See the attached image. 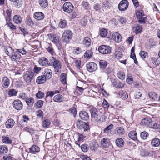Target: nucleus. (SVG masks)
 Returning <instances> with one entry per match:
<instances>
[{
    "mask_svg": "<svg viewBox=\"0 0 160 160\" xmlns=\"http://www.w3.org/2000/svg\"><path fill=\"white\" fill-rule=\"evenodd\" d=\"M39 63V65L42 66H46L47 65H48V59L45 57H42L40 58L38 61Z\"/></svg>",
    "mask_w": 160,
    "mask_h": 160,
    "instance_id": "19",
    "label": "nucleus"
},
{
    "mask_svg": "<svg viewBox=\"0 0 160 160\" xmlns=\"http://www.w3.org/2000/svg\"><path fill=\"white\" fill-rule=\"evenodd\" d=\"M90 149L92 150H95L98 149L99 145L96 142H94L90 143Z\"/></svg>",
    "mask_w": 160,
    "mask_h": 160,
    "instance_id": "48",
    "label": "nucleus"
},
{
    "mask_svg": "<svg viewBox=\"0 0 160 160\" xmlns=\"http://www.w3.org/2000/svg\"><path fill=\"white\" fill-rule=\"evenodd\" d=\"M7 17L8 18V21H10L11 20L12 10L11 9H7L6 11Z\"/></svg>",
    "mask_w": 160,
    "mask_h": 160,
    "instance_id": "61",
    "label": "nucleus"
},
{
    "mask_svg": "<svg viewBox=\"0 0 160 160\" xmlns=\"http://www.w3.org/2000/svg\"><path fill=\"white\" fill-rule=\"evenodd\" d=\"M13 107L15 109L20 110L23 107V104L20 100L16 99L12 103Z\"/></svg>",
    "mask_w": 160,
    "mask_h": 160,
    "instance_id": "8",
    "label": "nucleus"
},
{
    "mask_svg": "<svg viewBox=\"0 0 160 160\" xmlns=\"http://www.w3.org/2000/svg\"><path fill=\"white\" fill-rule=\"evenodd\" d=\"M8 151L7 147L5 146H0V152L5 153Z\"/></svg>",
    "mask_w": 160,
    "mask_h": 160,
    "instance_id": "51",
    "label": "nucleus"
},
{
    "mask_svg": "<svg viewBox=\"0 0 160 160\" xmlns=\"http://www.w3.org/2000/svg\"><path fill=\"white\" fill-rule=\"evenodd\" d=\"M46 79L45 77L42 75L39 76L37 78L36 82L38 84H42L46 82Z\"/></svg>",
    "mask_w": 160,
    "mask_h": 160,
    "instance_id": "22",
    "label": "nucleus"
},
{
    "mask_svg": "<svg viewBox=\"0 0 160 160\" xmlns=\"http://www.w3.org/2000/svg\"><path fill=\"white\" fill-rule=\"evenodd\" d=\"M128 136L134 141L136 140L137 139V134L135 131H130L128 134Z\"/></svg>",
    "mask_w": 160,
    "mask_h": 160,
    "instance_id": "27",
    "label": "nucleus"
},
{
    "mask_svg": "<svg viewBox=\"0 0 160 160\" xmlns=\"http://www.w3.org/2000/svg\"><path fill=\"white\" fill-rule=\"evenodd\" d=\"M66 74L64 73L61 74L60 80L61 82L63 84H65L66 83Z\"/></svg>",
    "mask_w": 160,
    "mask_h": 160,
    "instance_id": "37",
    "label": "nucleus"
},
{
    "mask_svg": "<svg viewBox=\"0 0 160 160\" xmlns=\"http://www.w3.org/2000/svg\"><path fill=\"white\" fill-rule=\"evenodd\" d=\"M118 95L120 98L123 100L127 99L128 97V93L125 91H120L118 93Z\"/></svg>",
    "mask_w": 160,
    "mask_h": 160,
    "instance_id": "20",
    "label": "nucleus"
},
{
    "mask_svg": "<svg viewBox=\"0 0 160 160\" xmlns=\"http://www.w3.org/2000/svg\"><path fill=\"white\" fill-rule=\"evenodd\" d=\"M100 67L101 68H105L107 65V61L103 60H100L99 62Z\"/></svg>",
    "mask_w": 160,
    "mask_h": 160,
    "instance_id": "41",
    "label": "nucleus"
},
{
    "mask_svg": "<svg viewBox=\"0 0 160 160\" xmlns=\"http://www.w3.org/2000/svg\"><path fill=\"white\" fill-rule=\"evenodd\" d=\"M81 148L83 152H86L88 149V145L87 144H83L81 146Z\"/></svg>",
    "mask_w": 160,
    "mask_h": 160,
    "instance_id": "62",
    "label": "nucleus"
},
{
    "mask_svg": "<svg viewBox=\"0 0 160 160\" xmlns=\"http://www.w3.org/2000/svg\"><path fill=\"white\" fill-rule=\"evenodd\" d=\"M17 91L16 90L11 89L8 91V94L10 96H15L17 94Z\"/></svg>",
    "mask_w": 160,
    "mask_h": 160,
    "instance_id": "57",
    "label": "nucleus"
},
{
    "mask_svg": "<svg viewBox=\"0 0 160 160\" xmlns=\"http://www.w3.org/2000/svg\"><path fill=\"white\" fill-rule=\"evenodd\" d=\"M118 78L122 80H123L125 77V74L124 72L122 71H119L118 73Z\"/></svg>",
    "mask_w": 160,
    "mask_h": 160,
    "instance_id": "55",
    "label": "nucleus"
},
{
    "mask_svg": "<svg viewBox=\"0 0 160 160\" xmlns=\"http://www.w3.org/2000/svg\"><path fill=\"white\" fill-rule=\"evenodd\" d=\"M111 48L109 46L102 45L100 46L98 49L99 52L103 54H109L111 52Z\"/></svg>",
    "mask_w": 160,
    "mask_h": 160,
    "instance_id": "6",
    "label": "nucleus"
},
{
    "mask_svg": "<svg viewBox=\"0 0 160 160\" xmlns=\"http://www.w3.org/2000/svg\"><path fill=\"white\" fill-rule=\"evenodd\" d=\"M51 62L49 63V65L53 66L55 70L57 72H59V69L61 68V65L60 62L57 60L55 58L52 57L50 60Z\"/></svg>",
    "mask_w": 160,
    "mask_h": 160,
    "instance_id": "1",
    "label": "nucleus"
},
{
    "mask_svg": "<svg viewBox=\"0 0 160 160\" xmlns=\"http://www.w3.org/2000/svg\"><path fill=\"white\" fill-rule=\"evenodd\" d=\"M135 28V31L136 34L140 33L142 32V26L140 24H138L136 27H134Z\"/></svg>",
    "mask_w": 160,
    "mask_h": 160,
    "instance_id": "45",
    "label": "nucleus"
},
{
    "mask_svg": "<svg viewBox=\"0 0 160 160\" xmlns=\"http://www.w3.org/2000/svg\"><path fill=\"white\" fill-rule=\"evenodd\" d=\"M115 143L117 146L119 147H122L124 145V142L121 138L117 139L115 140Z\"/></svg>",
    "mask_w": 160,
    "mask_h": 160,
    "instance_id": "25",
    "label": "nucleus"
},
{
    "mask_svg": "<svg viewBox=\"0 0 160 160\" xmlns=\"http://www.w3.org/2000/svg\"><path fill=\"white\" fill-rule=\"evenodd\" d=\"M115 133L120 136L123 135L125 132V131L124 128L121 127H117L115 129Z\"/></svg>",
    "mask_w": 160,
    "mask_h": 160,
    "instance_id": "24",
    "label": "nucleus"
},
{
    "mask_svg": "<svg viewBox=\"0 0 160 160\" xmlns=\"http://www.w3.org/2000/svg\"><path fill=\"white\" fill-rule=\"evenodd\" d=\"M43 101L42 100H39L36 102L35 104V106L37 108H39L43 105Z\"/></svg>",
    "mask_w": 160,
    "mask_h": 160,
    "instance_id": "47",
    "label": "nucleus"
},
{
    "mask_svg": "<svg viewBox=\"0 0 160 160\" xmlns=\"http://www.w3.org/2000/svg\"><path fill=\"white\" fill-rule=\"evenodd\" d=\"M91 40L88 37L85 38L83 40V43L87 47H89L91 45Z\"/></svg>",
    "mask_w": 160,
    "mask_h": 160,
    "instance_id": "31",
    "label": "nucleus"
},
{
    "mask_svg": "<svg viewBox=\"0 0 160 160\" xmlns=\"http://www.w3.org/2000/svg\"><path fill=\"white\" fill-rule=\"evenodd\" d=\"M39 4L41 7L45 8L48 6V0H39Z\"/></svg>",
    "mask_w": 160,
    "mask_h": 160,
    "instance_id": "28",
    "label": "nucleus"
},
{
    "mask_svg": "<svg viewBox=\"0 0 160 160\" xmlns=\"http://www.w3.org/2000/svg\"><path fill=\"white\" fill-rule=\"evenodd\" d=\"M86 66L87 70L90 72H94L98 68L97 65L93 62H90L87 63Z\"/></svg>",
    "mask_w": 160,
    "mask_h": 160,
    "instance_id": "7",
    "label": "nucleus"
},
{
    "mask_svg": "<svg viewBox=\"0 0 160 160\" xmlns=\"http://www.w3.org/2000/svg\"><path fill=\"white\" fill-rule=\"evenodd\" d=\"M107 30L105 28H102L101 29L100 34V36L102 37H105L107 34Z\"/></svg>",
    "mask_w": 160,
    "mask_h": 160,
    "instance_id": "53",
    "label": "nucleus"
},
{
    "mask_svg": "<svg viewBox=\"0 0 160 160\" xmlns=\"http://www.w3.org/2000/svg\"><path fill=\"white\" fill-rule=\"evenodd\" d=\"M51 124L50 121L48 119H46L42 122V125L44 128H47L49 127Z\"/></svg>",
    "mask_w": 160,
    "mask_h": 160,
    "instance_id": "44",
    "label": "nucleus"
},
{
    "mask_svg": "<svg viewBox=\"0 0 160 160\" xmlns=\"http://www.w3.org/2000/svg\"><path fill=\"white\" fill-rule=\"evenodd\" d=\"M26 23L27 25L29 26H31L34 24L33 21L32 20L31 18L29 16H27L26 19Z\"/></svg>",
    "mask_w": 160,
    "mask_h": 160,
    "instance_id": "38",
    "label": "nucleus"
},
{
    "mask_svg": "<svg viewBox=\"0 0 160 160\" xmlns=\"http://www.w3.org/2000/svg\"><path fill=\"white\" fill-rule=\"evenodd\" d=\"M34 75V72L32 71L29 70L26 72L23 76V79L27 84H30L32 80Z\"/></svg>",
    "mask_w": 160,
    "mask_h": 160,
    "instance_id": "2",
    "label": "nucleus"
},
{
    "mask_svg": "<svg viewBox=\"0 0 160 160\" xmlns=\"http://www.w3.org/2000/svg\"><path fill=\"white\" fill-rule=\"evenodd\" d=\"M148 95L150 98L155 100L157 98V94L154 92H150L149 93Z\"/></svg>",
    "mask_w": 160,
    "mask_h": 160,
    "instance_id": "56",
    "label": "nucleus"
},
{
    "mask_svg": "<svg viewBox=\"0 0 160 160\" xmlns=\"http://www.w3.org/2000/svg\"><path fill=\"white\" fill-rule=\"evenodd\" d=\"M48 37L53 42L55 45H57L59 43V40L56 37L55 35L52 34H50L48 35Z\"/></svg>",
    "mask_w": 160,
    "mask_h": 160,
    "instance_id": "21",
    "label": "nucleus"
},
{
    "mask_svg": "<svg viewBox=\"0 0 160 160\" xmlns=\"http://www.w3.org/2000/svg\"><path fill=\"white\" fill-rule=\"evenodd\" d=\"M112 37L114 41L117 42H119L122 41V37L120 34L118 32L114 33Z\"/></svg>",
    "mask_w": 160,
    "mask_h": 160,
    "instance_id": "17",
    "label": "nucleus"
},
{
    "mask_svg": "<svg viewBox=\"0 0 160 160\" xmlns=\"http://www.w3.org/2000/svg\"><path fill=\"white\" fill-rule=\"evenodd\" d=\"M89 111L90 112L92 117L95 116L99 113H100V112L98 111L96 108H91Z\"/></svg>",
    "mask_w": 160,
    "mask_h": 160,
    "instance_id": "30",
    "label": "nucleus"
},
{
    "mask_svg": "<svg viewBox=\"0 0 160 160\" xmlns=\"http://www.w3.org/2000/svg\"><path fill=\"white\" fill-rule=\"evenodd\" d=\"M63 99V97L60 94H57L53 98V100L54 101L59 102H62Z\"/></svg>",
    "mask_w": 160,
    "mask_h": 160,
    "instance_id": "26",
    "label": "nucleus"
},
{
    "mask_svg": "<svg viewBox=\"0 0 160 160\" xmlns=\"http://www.w3.org/2000/svg\"><path fill=\"white\" fill-rule=\"evenodd\" d=\"M79 116L80 118L83 120L87 121L89 119V116L87 112L85 111L80 112Z\"/></svg>",
    "mask_w": 160,
    "mask_h": 160,
    "instance_id": "13",
    "label": "nucleus"
},
{
    "mask_svg": "<svg viewBox=\"0 0 160 160\" xmlns=\"http://www.w3.org/2000/svg\"><path fill=\"white\" fill-rule=\"evenodd\" d=\"M93 120L96 122H103V120L101 119V115L100 113H99L97 115L92 117Z\"/></svg>",
    "mask_w": 160,
    "mask_h": 160,
    "instance_id": "34",
    "label": "nucleus"
},
{
    "mask_svg": "<svg viewBox=\"0 0 160 160\" xmlns=\"http://www.w3.org/2000/svg\"><path fill=\"white\" fill-rule=\"evenodd\" d=\"M114 56L115 58L118 59H119L122 57L123 54L120 51L117 50L115 52Z\"/></svg>",
    "mask_w": 160,
    "mask_h": 160,
    "instance_id": "42",
    "label": "nucleus"
},
{
    "mask_svg": "<svg viewBox=\"0 0 160 160\" xmlns=\"http://www.w3.org/2000/svg\"><path fill=\"white\" fill-rule=\"evenodd\" d=\"M36 97L38 98H42L44 97V93L41 91H39L36 94Z\"/></svg>",
    "mask_w": 160,
    "mask_h": 160,
    "instance_id": "60",
    "label": "nucleus"
},
{
    "mask_svg": "<svg viewBox=\"0 0 160 160\" xmlns=\"http://www.w3.org/2000/svg\"><path fill=\"white\" fill-rule=\"evenodd\" d=\"M52 72L50 69H46L44 71V73L43 75L45 77L46 79H49L52 77Z\"/></svg>",
    "mask_w": 160,
    "mask_h": 160,
    "instance_id": "15",
    "label": "nucleus"
},
{
    "mask_svg": "<svg viewBox=\"0 0 160 160\" xmlns=\"http://www.w3.org/2000/svg\"><path fill=\"white\" fill-rule=\"evenodd\" d=\"M74 8L73 5L70 2H66L63 5V9L66 12L70 13L72 12Z\"/></svg>",
    "mask_w": 160,
    "mask_h": 160,
    "instance_id": "5",
    "label": "nucleus"
},
{
    "mask_svg": "<svg viewBox=\"0 0 160 160\" xmlns=\"http://www.w3.org/2000/svg\"><path fill=\"white\" fill-rule=\"evenodd\" d=\"M7 22L6 25L9 27L10 29L12 30H14L16 29V27L12 22Z\"/></svg>",
    "mask_w": 160,
    "mask_h": 160,
    "instance_id": "52",
    "label": "nucleus"
},
{
    "mask_svg": "<svg viewBox=\"0 0 160 160\" xmlns=\"http://www.w3.org/2000/svg\"><path fill=\"white\" fill-rule=\"evenodd\" d=\"M15 124V122L12 119H8L6 122L5 125L6 127L8 128H11L14 126Z\"/></svg>",
    "mask_w": 160,
    "mask_h": 160,
    "instance_id": "23",
    "label": "nucleus"
},
{
    "mask_svg": "<svg viewBox=\"0 0 160 160\" xmlns=\"http://www.w3.org/2000/svg\"><path fill=\"white\" fill-rule=\"evenodd\" d=\"M153 151H149L145 149H142L141 151L140 155L142 157H153Z\"/></svg>",
    "mask_w": 160,
    "mask_h": 160,
    "instance_id": "10",
    "label": "nucleus"
},
{
    "mask_svg": "<svg viewBox=\"0 0 160 160\" xmlns=\"http://www.w3.org/2000/svg\"><path fill=\"white\" fill-rule=\"evenodd\" d=\"M139 20H138V22L140 23H143L145 24L146 21L147 20V18L146 17H144L142 16L140 18H138Z\"/></svg>",
    "mask_w": 160,
    "mask_h": 160,
    "instance_id": "54",
    "label": "nucleus"
},
{
    "mask_svg": "<svg viewBox=\"0 0 160 160\" xmlns=\"http://www.w3.org/2000/svg\"><path fill=\"white\" fill-rule=\"evenodd\" d=\"M77 125L80 128L82 127L84 131H87L89 128V125L88 122H83L82 121H78L77 123Z\"/></svg>",
    "mask_w": 160,
    "mask_h": 160,
    "instance_id": "9",
    "label": "nucleus"
},
{
    "mask_svg": "<svg viewBox=\"0 0 160 160\" xmlns=\"http://www.w3.org/2000/svg\"><path fill=\"white\" fill-rule=\"evenodd\" d=\"M17 52V51L16 52H14V53H13L12 55L10 56V58H11L12 60L16 61L17 59H18L20 58V56H21L20 55H17L16 53Z\"/></svg>",
    "mask_w": 160,
    "mask_h": 160,
    "instance_id": "36",
    "label": "nucleus"
},
{
    "mask_svg": "<svg viewBox=\"0 0 160 160\" xmlns=\"http://www.w3.org/2000/svg\"><path fill=\"white\" fill-rule=\"evenodd\" d=\"M13 19L14 22L17 24L21 23L22 21V18L21 17L18 15H14Z\"/></svg>",
    "mask_w": 160,
    "mask_h": 160,
    "instance_id": "33",
    "label": "nucleus"
},
{
    "mask_svg": "<svg viewBox=\"0 0 160 160\" xmlns=\"http://www.w3.org/2000/svg\"><path fill=\"white\" fill-rule=\"evenodd\" d=\"M2 141L3 143L7 144H11L12 142V140L10 139L8 137L3 136L2 138Z\"/></svg>",
    "mask_w": 160,
    "mask_h": 160,
    "instance_id": "43",
    "label": "nucleus"
},
{
    "mask_svg": "<svg viewBox=\"0 0 160 160\" xmlns=\"http://www.w3.org/2000/svg\"><path fill=\"white\" fill-rule=\"evenodd\" d=\"M25 131L28 132L31 134H32L34 133V130L33 129L31 128L25 127L24 128Z\"/></svg>",
    "mask_w": 160,
    "mask_h": 160,
    "instance_id": "58",
    "label": "nucleus"
},
{
    "mask_svg": "<svg viewBox=\"0 0 160 160\" xmlns=\"http://www.w3.org/2000/svg\"><path fill=\"white\" fill-rule=\"evenodd\" d=\"M152 120L148 118H146L143 119L141 123L142 125L150 127Z\"/></svg>",
    "mask_w": 160,
    "mask_h": 160,
    "instance_id": "16",
    "label": "nucleus"
},
{
    "mask_svg": "<svg viewBox=\"0 0 160 160\" xmlns=\"http://www.w3.org/2000/svg\"><path fill=\"white\" fill-rule=\"evenodd\" d=\"M34 18L35 19L38 20H43L44 18V13L41 12H37L35 13L34 14Z\"/></svg>",
    "mask_w": 160,
    "mask_h": 160,
    "instance_id": "14",
    "label": "nucleus"
},
{
    "mask_svg": "<svg viewBox=\"0 0 160 160\" xmlns=\"http://www.w3.org/2000/svg\"><path fill=\"white\" fill-rule=\"evenodd\" d=\"M113 125L110 124L109 125L107 126L104 129L103 132L107 134V135L110 136L111 134V130L113 128Z\"/></svg>",
    "mask_w": 160,
    "mask_h": 160,
    "instance_id": "18",
    "label": "nucleus"
},
{
    "mask_svg": "<svg viewBox=\"0 0 160 160\" xmlns=\"http://www.w3.org/2000/svg\"><path fill=\"white\" fill-rule=\"evenodd\" d=\"M101 144L102 146L105 148L108 147L110 144V140L107 138H103L101 141Z\"/></svg>",
    "mask_w": 160,
    "mask_h": 160,
    "instance_id": "11",
    "label": "nucleus"
},
{
    "mask_svg": "<svg viewBox=\"0 0 160 160\" xmlns=\"http://www.w3.org/2000/svg\"><path fill=\"white\" fill-rule=\"evenodd\" d=\"M72 33L69 30H67L64 31L62 36V41L66 43L69 42L72 39Z\"/></svg>",
    "mask_w": 160,
    "mask_h": 160,
    "instance_id": "3",
    "label": "nucleus"
},
{
    "mask_svg": "<svg viewBox=\"0 0 160 160\" xmlns=\"http://www.w3.org/2000/svg\"><path fill=\"white\" fill-rule=\"evenodd\" d=\"M5 52L7 55L10 56L14 53V50L12 48L8 47L6 48Z\"/></svg>",
    "mask_w": 160,
    "mask_h": 160,
    "instance_id": "32",
    "label": "nucleus"
},
{
    "mask_svg": "<svg viewBox=\"0 0 160 160\" xmlns=\"http://www.w3.org/2000/svg\"><path fill=\"white\" fill-rule=\"evenodd\" d=\"M1 84L2 86L4 88H7L10 85V80L7 77H3L2 80Z\"/></svg>",
    "mask_w": 160,
    "mask_h": 160,
    "instance_id": "12",
    "label": "nucleus"
},
{
    "mask_svg": "<svg viewBox=\"0 0 160 160\" xmlns=\"http://www.w3.org/2000/svg\"><path fill=\"white\" fill-rule=\"evenodd\" d=\"M148 135V133L145 131L141 132L140 134L141 137L143 139H146Z\"/></svg>",
    "mask_w": 160,
    "mask_h": 160,
    "instance_id": "59",
    "label": "nucleus"
},
{
    "mask_svg": "<svg viewBox=\"0 0 160 160\" xmlns=\"http://www.w3.org/2000/svg\"><path fill=\"white\" fill-rule=\"evenodd\" d=\"M136 15L137 18H140L142 16H145L143 11L140 10L136 12Z\"/></svg>",
    "mask_w": 160,
    "mask_h": 160,
    "instance_id": "49",
    "label": "nucleus"
},
{
    "mask_svg": "<svg viewBox=\"0 0 160 160\" xmlns=\"http://www.w3.org/2000/svg\"><path fill=\"white\" fill-rule=\"evenodd\" d=\"M129 3L127 0L121 1L118 4V8L121 11H124L126 10L128 7Z\"/></svg>",
    "mask_w": 160,
    "mask_h": 160,
    "instance_id": "4",
    "label": "nucleus"
},
{
    "mask_svg": "<svg viewBox=\"0 0 160 160\" xmlns=\"http://www.w3.org/2000/svg\"><path fill=\"white\" fill-rule=\"evenodd\" d=\"M160 144V140L158 138H155L151 141L152 146L154 147L158 146Z\"/></svg>",
    "mask_w": 160,
    "mask_h": 160,
    "instance_id": "29",
    "label": "nucleus"
},
{
    "mask_svg": "<svg viewBox=\"0 0 160 160\" xmlns=\"http://www.w3.org/2000/svg\"><path fill=\"white\" fill-rule=\"evenodd\" d=\"M82 5L84 8L86 10H88L90 8L89 3L86 1H83L82 2Z\"/></svg>",
    "mask_w": 160,
    "mask_h": 160,
    "instance_id": "46",
    "label": "nucleus"
},
{
    "mask_svg": "<svg viewBox=\"0 0 160 160\" xmlns=\"http://www.w3.org/2000/svg\"><path fill=\"white\" fill-rule=\"evenodd\" d=\"M140 55L142 58H146L148 57V54L144 51H141L139 53Z\"/></svg>",
    "mask_w": 160,
    "mask_h": 160,
    "instance_id": "63",
    "label": "nucleus"
},
{
    "mask_svg": "<svg viewBox=\"0 0 160 160\" xmlns=\"http://www.w3.org/2000/svg\"><path fill=\"white\" fill-rule=\"evenodd\" d=\"M25 101L27 104L29 106L32 105L34 101V99L31 97H27L26 98Z\"/></svg>",
    "mask_w": 160,
    "mask_h": 160,
    "instance_id": "39",
    "label": "nucleus"
},
{
    "mask_svg": "<svg viewBox=\"0 0 160 160\" xmlns=\"http://www.w3.org/2000/svg\"><path fill=\"white\" fill-rule=\"evenodd\" d=\"M59 23V27L62 28H63L66 27L67 25V21L64 19H61Z\"/></svg>",
    "mask_w": 160,
    "mask_h": 160,
    "instance_id": "40",
    "label": "nucleus"
},
{
    "mask_svg": "<svg viewBox=\"0 0 160 160\" xmlns=\"http://www.w3.org/2000/svg\"><path fill=\"white\" fill-rule=\"evenodd\" d=\"M36 113L38 117L41 118L43 116V113L41 110H39L36 112Z\"/></svg>",
    "mask_w": 160,
    "mask_h": 160,
    "instance_id": "64",
    "label": "nucleus"
},
{
    "mask_svg": "<svg viewBox=\"0 0 160 160\" xmlns=\"http://www.w3.org/2000/svg\"><path fill=\"white\" fill-rule=\"evenodd\" d=\"M39 150V147L36 145H33L29 148V151L31 152H38Z\"/></svg>",
    "mask_w": 160,
    "mask_h": 160,
    "instance_id": "50",
    "label": "nucleus"
},
{
    "mask_svg": "<svg viewBox=\"0 0 160 160\" xmlns=\"http://www.w3.org/2000/svg\"><path fill=\"white\" fill-rule=\"evenodd\" d=\"M92 54L93 52L91 50H88L84 53V56L85 58H90L92 56Z\"/></svg>",
    "mask_w": 160,
    "mask_h": 160,
    "instance_id": "35",
    "label": "nucleus"
}]
</instances>
